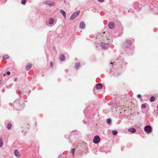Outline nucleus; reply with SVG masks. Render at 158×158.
<instances>
[{
    "label": "nucleus",
    "mask_w": 158,
    "mask_h": 158,
    "mask_svg": "<svg viewBox=\"0 0 158 158\" xmlns=\"http://www.w3.org/2000/svg\"><path fill=\"white\" fill-rule=\"evenodd\" d=\"M24 100L22 96H21L19 98L17 99L13 104L14 107L17 110H20L23 109L25 106L24 102H27Z\"/></svg>",
    "instance_id": "obj_1"
},
{
    "label": "nucleus",
    "mask_w": 158,
    "mask_h": 158,
    "mask_svg": "<svg viewBox=\"0 0 158 158\" xmlns=\"http://www.w3.org/2000/svg\"><path fill=\"white\" fill-rule=\"evenodd\" d=\"M80 12V10H78L74 12L71 15L70 18V20H73L79 15Z\"/></svg>",
    "instance_id": "obj_2"
},
{
    "label": "nucleus",
    "mask_w": 158,
    "mask_h": 158,
    "mask_svg": "<svg viewBox=\"0 0 158 158\" xmlns=\"http://www.w3.org/2000/svg\"><path fill=\"white\" fill-rule=\"evenodd\" d=\"M16 92L17 93L23 95H25L27 93L26 90L24 89H21L17 90Z\"/></svg>",
    "instance_id": "obj_3"
},
{
    "label": "nucleus",
    "mask_w": 158,
    "mask_h": 158,
    "mask_svg": "<svg viewBox=\"0 0 158 158\" xmlns=\"http://www.w3.org/2000/svg\"><path fill=\"white\" fill-rule=\"evenodd\" d=\"M144 130L145 132L147 133H150L152 131V128L151 126L149 125H147L145 126Z\"/></svg>",
    "instance_id": "obj_4"
},
{
    "label": "nucleus",
    "mask_w": 158,
    "mask_h": 158,
    "mask_svg": "<svg viewBox=\"0 0 158 158\" xmlns=\"http://www.w3.org/2000/svg\"><path fill=\"white\" fill-rule=\"evenodd\" d=\"M44 3L45 4H48L49 6H56L55 3V2L50 1H45Z\"/></svg>",
    "instance_id": "obj_5"
},
{
    "label": "nucleus",
    "mask_w": 158,
    "mask_h": 158,
    "mask_svg": "<svg viewBox=\"0 0 158 158\" xmlns=\"http://www.w3.org/2000/svg\"><path fill=\"white\" fill-rule=\"evenodd\" d=\"M131 44V42L130 40H127L124 43V47L127 48Z\"/></svg>",
    "instance_id": "obj_6"
},
{
    "label": "nucleus",
    "mask_w": 158,
    "mask_h": 158,
    "mask_svg": "<svg viewBox=\"0 0 158 158\" xmlns=\"http://www.w3.org/2000/svg\"><path fill=\"white\" fill-rule=\"evenodd\" d=\"M102 47L104 49H106L109 46V44L108 43H102Z\"/></svg>",
    "instance_id": "obj_7"
},
{
    "label": "nucleus",
    "mask_w": 158,
    "mask_h": 158,
    "mask_svg": "<svg viewBox=\"0 0 158 158\" xmlns=\"http://www.w3.org/2000/svg\"><path fill=\"white\" fill-rule=\"evenodd\" d=\"M14 153L15 155L17 157H20L21 156V155L20 153H19L18 150L16 149L14 151Z\"/></svg>",
    "instance_id": "obj_8"
},
{
    "label": "nucleus",
    "mask_w": 158,
    "mask_h": 158,
    "mask_svg": "<svg viewBox=\"0 0 158 158\" xmlns=\"http://www.w3.org/2000/svg\"><path fill=\"white\" fill-rule=\"evenodd\" d=\"M114 24L113 22H110L109 23L108 27L110 29H112L114 28Z\"/></svg>",
    "instance_id": "obj_9"
},
{
    "label": "nucleus",
    "mask_w": 158,
    "mask_h": 158,
    "mask_svg": "<svg viewBox=\"0 0 158 158\" xmlns=\"http://www.w3.org/2000/svg\"><path fill=\"white\" fill-rule=\"evenodd\" d=\"M85 24L84 22L82 21L80 22L79 25V27L81 29H84L85 28Z\"/></svg>",
    "instance_id": "obj_10"
},
{
    "label": "nucleus",
    "mask_w": 158,
    "mask_h": 158,
    "mask_svg": "<svg viewBox=\"0 0 158 158\" xmlns=\"http://www.w3.org/2000/svg\"><path fill=\"white\" fill-rule=\"evenodd\" d=\"M102 85L101 83L97 84L96 85V88L97 89H101L102 88Z\"/></svg>",
    "instance_id": "obj_11"
},
{
    "label": "nucleus",
    "mask_w": 158,
    "mask_h": 158,
    "mask_svg": "<svg viewBox=\"0 0 158 158\" xmlns=\"http://www.w3.org/2000/svg\"><path fill=\"white\" fill-rule=\"evenodd\" d=\"M32 67V64H28L26 66V70L27 71L29 70Z\"/></svg>",
    "instance_id": "obj_12"
},
{
    "label": "nucleus",
    "mask_w": 158,
    "mask_h": 158,
    "mask_svg": "<svg viewBox=\"0 0 158 158\" xmlns=\"http://www.w3.org/2000/svg\"><path fill=\"white\" fill-rule=\"evenodd\" d=\"M60 13L62 15L64 18H66V13L64 11L62 10H60Z\"/></svg>",
    "instance_id": "obj_13"
},
{
    "label": "nucleus",
    "mask_w": 158,
    "mask_h": 158,
    "mask_svg": "<svg viewBox=\"0 0 158 158\" xmlns=\"http://www.w3.org/2000/svg\"><path fill=\"white\" fill-rule=\"evenodd\" d=\"M128 130L129 132L132 133H134L136 131V129L134 128H129Z\"/></svg>",
    "instance_id": "obj_14"
},
{
    "label": "nucleus",
    "mask_w": 158,
    "mask_h": 158,
    "mask_svg": "<svg viewBox=\"0 0 158 158\" xmlns=\"http://www.w3.org/2000/svg\"><path fill=\"white\" fill-rule=\"evenodd\" d=\"M54 22V19L52 18H50L48 20V23L50 24H52Z\"/></svg>",
    "instance_id": "obj_15"
},
{
    "label": "nucleus",
    "mask_w": 158,
    "mask_h": 158,
    "mask_svg": "<svg viewBox=\"0 0 158 158\" xmlns=\"http://www.w3.org/2000/svg\"><path fill=\"white\" fill-rule=\"evenodd\" d=\"M60 59L61 61H64L65 60V57L64 55L63 54H61L60 56Z\"/></svg>",
    "instance_id": "obj_16"
},
{
    "label": "nucleus",
    "mask_w": 158,
    "mask_h": 158,
    "mask_svg": "<svg viewBox=\"0 0 158 158\" xmlns=\"http://www.w3.org/2000/svg\"><path fill=\"white\" fill-rule=\"evenodd\" d=\"M100 140V139H93V142L94 143H98Z\"/></svg>",
    "instance_id": "obj_17"
},
{
    "label": "nucleus",
    "mask_w": 158,
    "mask_h": 158,
    "mask_svg": "<svg viewBox=\"0 0 158 158\" xmlns=\"http://www.w3.org/2000/svg\"><path fill=\"white\" fill-rule=\"evenodd\" d=\"M12 124L10 123H8L7 125V128L8 129H10L12 127Z\"/></svg>",
    "instance_id": "obj_18"
},
{
    "label": "nucleus",
    "mask_w": 158,
    "mask_h": 158,
    "mask_svg": "<svg viewBox=\"0 0 158 158\" xmlns=\"http://www.w3.org/2000/svg\"><path fill=\"white\" fill-rule=\"evenodd\" d=\"M9 56L8 55H4L2 57V58L4 60H7V59H8L9 58Z\"/></svg>",
    "instance_id": "obj_19"
},
{
    "label": "nucleus",
    "mask_w": 158,
    "mask_h": 158,
    "mask_svg": "<svg viewBox=\"0 0 158 158\" xmlns=\"http://www.w3.org/2000/svg\"><path fill=\"white\" fill-rule=\"evenodd\" d=\"M80 66V64L79 63H76L75 65V67L76 68L78 69V68Z\"/></svg>",
    "instance_id": "obj_20"
},
{
    "label": "nucleus",
    "mask_w": 158,
    "mask_h": 158,
    "mask_svg": "<svg viewBox=\"0 0 158 158\" xmlns=\"http://www.w3.org/2000/svg\"><path fill=\"white\" fill-rule=\"evenodd\" d=\"M13 85V83L10 84L9 85H6V87L7 89L10 88Z\"/></svg>",
    "instance_id": "obj_21"
},
{
    "label": "nucleus",
    "mask_w": 158,
    "mask_h": 158,
    "mask_svg": "<svg viewBox=\"0 0 158 158\" xmlns=\"http://www.w3.org/2000/svg\"><path fill=\"white\" fill-rule=\"evenodd\" d=\"M155 100V98L154 96L151 97L150 99V101L151 102H153Z\"/></svg>",
    "instance_id": "obj_22"
},
{
    "label": "nucleus",
    "mask_w": 158,
    "mask_h": 158,
    "mask_svg": "<svg viewBox=\"0 0 158 158\" xmlns=\"http://www.w3.org/2000/svg\"><path fill=\"white\" fill-rule=\"evenodd\" d=\"M107 123L110 124L111 123V119L110 118H108L107 120Z\"/></svg>",
    "instance_id": "obj_23"
},
{
    "label": "nucleus",
    "mask_w": 158,
    "mask_h": 158,
    "mask_svg": "<svg viewBox=\"0 0 158 158\" xmlns=\"http://www.w3.org/2000/svg\"><path fill=\"white\" fill-rule=\"evenodd\" d=\"M112 133L114 135H115L117 134L118 131H116L113 130Z\"/></svg>",
    "instance_id": "obj_24"
},
{
    "label": "nucleus",
    "mask_w": 158,
    "mask_h": 158,
    "mask_svg": "<svg viewBox=\"0 0 158 158\" xmlns=\"http://www.w3.org/2000/svg\"><path fill=\"white\" fill-rule=\"evenodd\" d=\"M26 2V0H21V3L23 5H25Z\"/></svg>",
    "instance_id": "obj_25"
},
{
    "label": "nucleus",
    "mask_w": 158,
    "mask_h": 158,
    "mask_svg": "<svg viewBox=\"0 0 158 158\" xmlns=\"http://www.w3.org/2000/svg\"><path fill=\"white\" fill-rule=\"evenodd\" d=\"M3 145V141L2 139H0V148H1Z\"/></svg>",
    "instance_id": "obj_26"
},
{
    "label": "nucleus",
    "mask_w": 158,
    "mask_h": 158,
    "mask_svg": "<svg viewBox=\"0 0 158 158\" xmlns=\"http://www.w3.org/2000/svg\"><path fill=\"white\" fill-rule=\"evenodd\" d=\"M75 149L74 148H73L72 149V150L71 151L72 154L73 156L74 155L75 153Z\"/></svg>",
    "instance_id": "obj_27"
},
{
    "label": "nucleus",
    "mask_w": 158,
    "mask_h": 158,
    "mask_svg": "<svg viewBox=\"0 0 158 158\" xmlns=\"http://www.w3.org/2000/svg\"><path fill=\"white\" fill-rule=\"evenodd\" d=\"M146 105L145 104L143 103V104L141 105V107L142 108H146Z\"/></svg>",
    "instance_id": "obj_28"
},
{
    "label": "nucleus",
    "mask_w": 158,
    "mask_h": 158,
    "mask_svg": "<svg viewBox=\"0 0 158 158\" xmlns=\"http://www.w3.org/2000/svg\"><path fill=\"white\" fill-rule=\"evenodd\" d=\"M10 72L9 71H8L6 72V74L8 75H10Z\"/></svg>",
    "instance_id": "obj_29"
},
{
    "label": "nucleus",
    "mask_w": 158,
    "mask_h": 158,
    "mask_svg": "<svg viewBox=\"0 0 158 158\" xmlns=\"http://www.w3.org/2000/svg\"><path fill=\"white\" fill-rule=\"evenodd\" d=\"M94 138H100L99 136L98 135L95 136Z\"/></svg>",
    "instance_id": "obj_30"
},
{
    "label": "nucleus",
    "mask_w": 158,
    "mask_h": 158,
    "mask_svg": "<svg viewBox=\"0 0 158 158\" xmlns=\"http://www.w3.org/2000/svg\"><path fill=\"white\" fill-rule=\"evenodd\" d=\"M137 97L138 98H140L141 97V95L140 94H138L137 95Z\"/></svg>",
    "instance_id": "obj_31"
},
{
    "label": "nucleus",
    "mask_w": 158,
    "mask_h": 158,
    "mask_svg": "<svg viewBox=\"0 0 158 158\" xmlns=\"http://www.w3.org/2000/svg\"><path fill=\"white\" fill-rule=\"evenodd\" d=\"M99 2H104V0H98Z\"/></svg>",
    "instance_id": "obj_32"
},
{
    "label": "nucleus",
    "mask_w": 158,
    "mask_h": 158,
    "mask_svg": "<svg viewBox=\"0 0 158 158\" xmlns=\"http://www.w3.org/2000/svg\"><path fill=\"white\" fill-rule=\"evenodd\" d=\"M18 79V78H15V79H14V81H16Z\"/></svg>",
    "instance_id": "obj_33"
},
{
    "label": "nucleus",
    "mask_w": 158,
    "mask_h": 158,
    "mask_svg": "<svg viewBox=\"0 0 158 158\" xmlns=\"http://www.w3.org/2000/svg\"><path fill=\"white\" fill-rule=\"evenodd\" d=\"M52 65H53V64H52V62H51L50 63V66L51 67H52Z\"/></svg>",
    "instance_id": "obj_34"
},
{
    "label": "nucleus",
    "mask_w": 158,
    "mask_h": 158,
    "mask_svg": "<svg viewBox=\"0 0 158 158\" xmlns=\"http://www.w3.org/2000/svg\"><path fill=\"white\" fill-rule=\"evenodd\" d=\"M6 74L4 73V74H3V77H5L6 76Z\"/></svg>",
    "instance_id": "obj_35"
},
{
    "label": "nucleus",
    "mask_w": 158,
    "mask_h": 158,
    "mask_svg": "<svg viewBox=\"0 0 158 158\" xmlns=\"http://www.w3.org/2000/svg\"><path fill=\"white\" fill-rule=\"evenodd\" d=\"M114 75H115V76L118 75V74H117L116 73H115L113 74Z\"/></svg>",
    "instance_id": "obj_36"
},
{
    "label": "nucleus",
    "mask_w": 158,
    "mask_h": 158,
    "mask_svg": "<svg viewBox=\"0 0 158 158\" xmlns=\"http://www.w3.org/2000/svg\"><path fill=\"white\" fill-rule=\"evenodd\" d=\"M5 90H4V89H2V92L3 93V92H5Z\"/></svg>",
    "instance_id": "obj_37"
},
{
    "label": "nucleus",
    "mask_w": 158,
    "mask_h": 158,
    "mask_svg": "<svg viewBox=\"0 0 158 158\" xmlns=\"http://www.w3.org/2000/svg\"><path fill=\"white\" fill-rule=\"evenodd\" d=\"M83 123H86V122L84 120H83Z\"/></svg>",
    "instance_id": "obj_38"
},
{
    "label": "nucleus",
    "mask_w": 158,
    "mask_h": 158,
    "mask_svg": "<svg viewBox=\"0 0 158 158\" xmlns=\"http://www.w3.org/2000/svg\"><path fill=\"white\" fill-rule=\"evenodd\" d=\"M31 91L30 90H29V91L28 93V94H29V93H31Z\"/></svg>",
    "instance_id": "obj_39"
},
{
    "label": "nucleus",
    "mask_w": 158,
    "mask_h": 158,
    "mask_svg": "<svg viewBox=\"0 0 158 158\" xmlns=\"http://www.w3.org/2000/svg\"><path fill=\"white\" fill-rule=\"evenodd\" d=\"M2 82V80H0V84Z\"/></svg>",
    "instance_id": "obj_40"
},
{
    "label": "nucleus",
    "mask_w": 158,
    "mask_h": 158,
    "mask_svg": "<svg viewBox=\"0 0 158 158\" xmlns=\"http://www.w3.org/2000/svg\"><path fill=\"white\" fill-rule=\"evenodd\" d=\"M9 104H10V105H12V103H9Z\"/></svg>",
    "instance_id": "obj_41"
},
{
    "label": "nucleus",
    "mask_w": 158,
    "mask_h": 158,
    "mask_svg": "<svg viewBox=\"0 0 158 158\" xmlns=\"http://www.w3.org/2000/svg\"><path fill=\"white\" fill-rule=\"evenodd\" d=\"M113 63H110V64H113Z\"/></svg>",
    "instance_id": "obj_42"
},
{
    "label": "nucleus",
    "mask_w": 158,
    "mask_h": 158,
    "mask_svg": "<svg viewBox=\"0 0 158 158\" xmlns=\"http://www.w3.org/2000/svg\"><path fill=\"white\" fill-rule=\"evenodd\" d=\"M37 123L36 122L35 123V126H36V124Z\"/></svg>",
    "instance_id": "obj_43"
},
{
    "label": "nucleus",
    "mask_w": 158,
    "mask_h": 158,
    "mask_svg": "<svg viewBox=\"0 0 158 158\" xmlns=\"http://www.w3.org/2000/svg\"><path fill=\"white\" fill-rule=\"evenodd\" d=\"M157 109H158V106H157Z\"/></svg>",
    "instance_id": "obj_44"
}]
</instances>
